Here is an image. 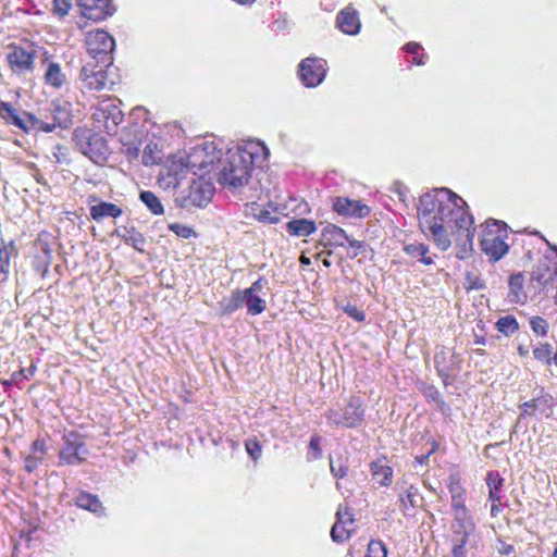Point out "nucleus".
<instances>
[{"instance_id":"1","label":"nucleus","mask_w":557,"mask_h":557,"mask_svg":"<svg viewBox=\"0 0 557 557\" xmlns=\"http://www.w3.org/2000/svg\"><path fill=\"white\" fill-rule=\"evenodd\" d=\"M422 232L443 251L454 238L457 257L468 258L473 250V216L466 201L448 188H434L424 193L417 207Z\"/></svg>"},{"instance_id":"2","label":"nucleus","mask_w":557,"mask_h":557,"mask_svg":"<svg viewBox=\"0 0 557 557\" xmlns=\"http://www.w3.org/2000/svg\"><path fill=\"white\" fill-rule=\"evenodd\" d=\"M268 154L264 144L256 140L228 149L222 161L218 182L232 193H242L249 184L255 165Z\"/></svg>"},{"instance_id":"3","label":"nucleus","mask_w":557,"mask_h":557,"mask_svg":"<svg viewBox=\"0 0 557 557\" xmlns=\"http://www.w3.org/2000/svg\"><path fill=\"white\" fill-rule=\"evenodd\" d=\"M507 237L508 233L504 222L492 220L485 223L480 246L491 261L496 262L508 252Z\"/></svg>"},{"instance_id":"4","label":"nucleus","mask_w":557,"mask_h":557,"mask_svg":"<svg viewBox=\"0 0 557 557\" xmlns=\"http://www.w3.org/2000/svg\"><path fill=\"white\" fill-rule=\"evenodd\" d=\"M213 194V184L205 178L202 174H199V176L191 180L189 187L181 193L176 201L182 208H202L211 201Z\"/></svg>"},{"instance_id":"5","label":"nucleus","mask_w":557,"mask_h":557,"mask_svg":"<svg viewBox=\"0 0 557 557\" xmlns=\"http://www.w3.org/2000/svg\"><path fill=\"white\" fill-rule=\"evenodd\" d=\"M91 117L94 127L98 132L114 135L117 132V126L123 120V113L114 100L107 99L98 103Z\"/></svg>"},{"instance_id":"6","label":"nucleus","mask_w":557,"mask_h":557,"mask_svg":"<svg viewBox=\"0 0 557 557\" xmlns=\"http://www.w3.org/2000/svg\"><path fill=\"white\" fill-rule=\"evenodd\" d=\"M86 48L94 62L112 64L114 38L103 29L89 32L86 36Z\"/></svg>"},{"instance_id":"7","label":"nucleus","mask_w":557,"mask_h":557,"mask_svg":"<svg viewBox=\"0 0 557 557\" xmlns=\"http://www.w3.org/2000/svg\"><path fill=\"white\" fill-rule=\"evenodd\" d=\"M188 173L187 152L180 151L166 159L159 174V183L163 188H175Z\"/></svg>"},{"instance_id":"8","label":"nucleus","mask_w":557,"mask_h":557,"mask_svg":"<svg viewBox=\"0 0 557 557\" xmlns=\"http://www.w3.org/2000/svg\"><path fill=\"white\" fill-rule=\"evenodd\" d=\"M63 444L59 451V463L66 466H78L87 460L89 449L78 433L64 434Z\"/></svg>"},{"instance_id":"9","label":"nucleus","mask_w":557,"mask_h":557,"mask_svg":"<svg viewBox=\"0 0 557 557\" xmlns=\"http://www.w3.org/2000/svg\"><path fill=\"white\" fill-rule=\"evenodd\" d=\"M221 151L216 150L213 143H202L195 146L190 152L187 153V162L190 168V173L195 176L209 172V169L220 160Z\"/></svg>"},{"instance_id":"10","label":"nucleus","mask_w":557,"mask_h":557,"mask_svg":"<svg viewBox=\"0 0 557 557\" xmlns=\"http://www.w3.org/2000/svg\"><path fill=\"white\" fill-rule=\"evenodd\" d=\"M7 62L11 71L18 75L33 72L37 48L34 45L26 47L10 45L8 47Z\"/></svg>"},{"instance_id":"11","label":"nucleus","mask_w":557,"mask_h":557,"mask_svg":"<svg viewBox=\"0 0 557 557\" xmlns=\"http://www.w3.org/2000/svg\"><path fill=\"white\" fill-rule=\"evenodd\" d=\"M363 410L359 397H350L344 409H331L326 413L330 424L336 426L354 428L362 421Z\"/></svg>"},{"instance_id":"12","label":"nucleus","mask_w":557,"mask_h":557,"mask_svg":"<svg viewBox=\"0 0 557 557\" xmlns=\"http://www.w3.org/2000/svg\"><path fill=\"white\" fill-rule=\"evenodd\" d=\"M110 64L94 61L87 62L81 70L79 81L82 88L87 91H99L106 88L108 82L107 71Z\"/></svg>"},{"instance_id":"13","label":"nucleus","mask_w":557,"mask_h":557,"mask_svg":"<svg viewBox=\"0 0 557 557\" xmlns=\"http://www.w3.org/2000/svg\"><path fill=\"white\" fill-rule=\"evenodd\" d=\"M76 144L81 152L92 161L98 162L104 158L108 151L107 144L102 137L89 131L75 132Z\"/></svg>"},{"instance_id":"14","label":"nucleus","mask_w":557,"mask_h":557,"mask_svg":"<svg viewBox=\"0 0 557 557\" xmlns=\"http://www.w3.org/2000/svg\"><path fill=\"white\" fill-rule=\"evenodd\" d=\"M326 61L321 58H306L299 64V77L306 87L319 86L326 75Z\"/></svg>"},{"instance_id":"15","label":"nucleus","mask_w":557,"mask_h":557,"mask_svg":"<svg viewBox=\"0 0 557 557\" xmlns=\"http://www.w3.org/2000/svg\"><path fill=\"white\" fill-rule=\"evenodd\" d=\"M265 284L267 281L263 277H259L251 284L250 287L240 290L243 306L247 308L248 314L258 315L265 310L267 302L259 295L264 288Z\"/></svg>"},{"instance_id":"16","label":"nucleus","mask_w":557,"mask_h":557,"mask_svg":"<svg viewBox=\"0 0 557 557\" xmlns=\"http://www.w3.org/2000/svg\"><path fill=\"white\" fill-rule=\"evenodd\" d=\"M354 515L347 505H339L336 511V521L331 530V537L336 543L348 540L354 531Z\"/></svg>"},{"instance_id":"17","label":"nucleus","mask_w":557,"mask_h":557,"mask_svg":"<svg viewBox=\"0 0 557 557\" xmlns=\"http://www.w3.org/2000/svg\"><path fill=\"white\" fill-rule=\"evenodd\" d=\"M77 5L82 15L92 21H102L115 12L111 0H78Z\"/></svg>"},{"instance_id":"18","label":"nucleus","mask_w":557,"mask_h":557,"mask_svg":"<svg viewBox=\"0 0 557 557\" xmlns=\"http://www.w3.org/2000/svg\"><path fill=\"white\" fill-rule=\"evenodd\" d=\"M52 122H48V126L53 132L57 127L67 128L72 124V104L65 100H55L51 103Z\"/></svg>"},{"instance_id":"19","label":"nucleus","mask_w":557,"mask_h":557,"mask_svg":"<svg viewBox=\"0 0 557 557\" xmlns=\"http://www.w3.org/2000/svg\"><path fill=\"white\" fill-rule=\"evenodd\" d=\"M336 27L346 35L359 34L361 23L357 10L351 7L341 10L336 16Z\"/></svg>"},{"instance_id":"20","label":"nucleus","mask_w":557,"mask_h":557,"mask_svg":"<svg viewBox=\"0 0 557 557\" xmlns=\"http://www.w3.org/2000/svg\"><path fill=\"white\" fill-rule=\"evenodd\" d=\"M9 124H12V125L21 128L25 133L40 132V131L46 132V133H51V127L48 126V123L45 120L39 119V117L35 116L34 114H30L27 112H23V113L17 112V114H15V116H13L12 121Z\"/></svg>"},{"instance_id":"21","label":"nucleus","mask_w":557,"mask_h":557,"mask_svg":"<svg viewBox=\"0 0 557 557\" xmlns=\"http://www.w3.org/2000/svg\"><path fill=\"white\" fill-rule=\"evenodd\" d=\"M333 209L338 214L354 218H363L370 212L369 207L361 203L359 200H352L345 197L335 198Z\"/></svg>"},{"instance_id":"22","label":"nucleus","mask_w":557,"mask_h":557,"mask_svg":"<svg viewBox=\"0 0 557 557\" xmlns=\"http://www.w3.org/2000/svg\"><path fill=\"white\" fill-rule=\"evenodd\" d=\"M322 242L325 246H345L359 247V242L350 239L345 231L334 224H327L322 230Z\"/></svg>"},{"instance_id":"23","label":"nucleus","mask_w":557,"mask_h":557,"mask_svg":"<svg viewBox=\"0 0 557 557\" xmlns=\"http://www.w3.org/2000/svg\"><path fill=\"white\" fill-rule=\"evenodd\" d=\"M44 64L45 84L54 89H61L67 82L66 74L62 71L61 65L54 61L49 60L48 58L45 59Z\"/></svg>"},{"instance_id":"24","label":"nucleus","mask_w":557,"mask_h":557,"mask_svg":"<svg viewBox=\"0 0 557 557\" xmlns=\"http://www.w3.org/2000/svg\"><path fill=\"white\" fill-rule=\"evenodd\" d=\"M557 275V262L544 258L540 260L536 269L532 273V278L542 285H546L555 280Z\"/></svg>"},{"instance_id":"25","label":"nucleus","mask_w":557,"mask_h":557,"mask_svg":"<svg viewBox=\"0 0 557 557\" xmlns=\"http://www.w3.org/2000/svg\"><path fill=\"white\" fill-rule=\"evenodd\" d=\"M46 451L47 447L45 441L41 438L35 440L32 444V454L24 459L25 470L29 473L34 472L42 462Z\"/></svg>"},{"instance_id":"26","label":"nucleus","mask_w":557,"mask_h":557,"mask_svg":"<svg viewBox=\"0 0 557 557\" xmlns=\"http://www.w3.org/2000/svg\"><path fill=\"white\" fill-rule=\"evenodd\" d=\"M121 214L122 209L112 202L101 201L90 208V216L95 221H101L104 218H117Z\"/></svg>"},{"instance_id":"27","label":"nucleus","mask_w":557,"mask_h":557,"mask_svg":"<svg viewBox=\"0 0 557 557\" xmlns=\"http://www.w3.org/2000/svg\"><path fill=\"white\" fill-rule=\"evenodd\" d=\"M286 228L290 235L305 237L309 236L315 231V224L313 221L307 219H298L289 221L286 224Z\"/></svg>"},{"instance_id":"28","label":"nucleus","mask_w":557,"mask_h":557,"mask_svg":"<svg viewBox=\"0 0 557 557\" xmlns=\"http://www.w3.org/2000/svg\"><path fill=\"white\" fill-rule=\"evenodd\" d=\"M75 503L79 508L89 510L91 512L98 515H101L103 512L102 504L96 495L86 492H81L76 496Z\"/></svg>"},{"instance_id":"29","label":"nucleus","mask_w":557,"mask_h":557,"mask_svg":"<svg viewBox=\"0 0 557 557\" xmlns=\"http://www.w3.org/2000/svg\"><path fill=\"white\" fill-rule=\"evenodd\" d=\"M240 307H243L240 289L234 290L230 296L222 298L219 302V308L222 315L232 314Z\"/></svg>"},{"instance_id":"30","label":"nucleus","mask_w":557,"mask_h":557,"mask_svg":"<svg viewBox=\"0 0 557 557\" xmlns=\"http://www.w3.org/2000/svg\"><path fill=\"white\" fill-rule=\"evenodd\" d=\"M119 235L126 245L134 247L138 251H144L146 239L135 227H125L123 233H119Z\"/></svg>"},{"instance_id":"31","label":"nucleus","mask_w":557,"mask_h":557,"mask_svg":"<svg viewBox=\"0 0 557 557\" xmlns=\"http://www.w3.org/2000/svg\"><path fill=\"white\" fill-rule=\"evenodd\" d=\"M405 251L412 258L418 259L420 262L430 265L433 263V258L429 255V247L421 243L408 244L405 246Z\"/></svg>"},{"instance_id":"32","label":"nucleus","mask_w":557,"mask_h":557,"mask_svg":"<svg viewBox=\"0 0 557 557\" xmlns=\"http://www.w3.org/2000/svg\"><path fill=\"white\" fill-rule=\"evenodd\" d=\"M523 275L521 273H517L510 276L509 278V298L513 302H522L525 299V294L523 292Z\"/></svg>"},{"instance_id":"33","label":"nucleus","mask_w":557,"mask_h":557,"mask_svg":"<svg viewBox=\"0 0 557 557\" xmlns=\"http://www.w3.org/2000/svg\"><path fill=\"white\" fill-rule=\"evenodd\" d=\"M163 158V150L158 143H148L143 151V163L145 165L158 164Z\"/></svg>"},{"instance_id":"34","label":"nucleus","mask_w":557,"mask_h":557,"mask_svg":"<svg viewBox=\"0 0 557 557\" xmlns=\"http://www.w3.org/2000/svg\"><path fill=\"white\" fill-rule=\"evenodd\" d=\"M455 544L453 547V557H466V544L468 542L469 537V531L467 530V527L463 523L459 524V530L455 532Z\"/></svg>"},{"instance_id":"35","label":"nucleus","mask_w":557,"mask_h":557,"mask_svg":"<svg viewBox=\"0 0 557 557\" xmlns=\"http://www.w3.org/2000/svg\"><path fill=\"white\" fill-rule=\"evenodd\" d=\"M140 200L147 206V208L153 213V214H162L164 212L163 206L159 198L149 190L141 191L140 193Z\"/></svg>"},{"instance_id":"36","label":"nucleus","mask_w":557,"mask_h":557,"mask_svg":"<svg viewBox=\"0 0 557 557\" xmlns=\"http://www.w3.org/2000/svg\"><path fill=\"white\" fill-rule=\"evenodd\" d=\"M36 370V367L32 364L28 369H20L18 371H15L12 373L10 380H0V384H2L5 388H9L13 385L18 384L24 379H28L29 376L34 375Z\"/></svg>"},{"instance_id":"37","label":"nucleus","mask_w":557,"mask_h":557,"mask_svg":"<svg viewBox=\"0 0 557 557\" xmlns=\"http://www.w3.org/2000/svg\"><path fill=\"white\" fill-rule=\"evenodd\" d=\"M496 326L505 335H511L519 329L517 320L511 315L502 317L497 321Z\"/></svg>"},{"instance_id":"38","label":"nucleus","mask_w":557,"mask_h":557,"mask_svg":"<svg viewBox=\"0 0 557 557\" xmlns=\"http://www.w3.org/2000/svg\"><path fill=\"white\" fill-rule=\"evenodd\" d=\"M534 358L539 361L550 363L553 355V346L550 344H541L533 350Z\"/></svg>"},{"instance_id":"39","label":"nucleus","mask_w":557,"mask_h":557,"mask_svg":"<svg viewBox=\"0 0 557 557\" xmlns=\"http://www.w3.org/2000/svg\"><path fill=\"white\" fill-rule=\"evenodd\" d=\"M389 191L397 197L404 207H407L409 190L403 183L394 182L389 187Z\"/></svg>"},{"instance_id":"40","label":"nucleus","mask_w":557,"mask_h":557,"mask_svg":"<svg viewBox=\"0 0 557 557\" xmlns=\"http://www.w3.org/2000/svg\"><path fill=\"white\" fill-rule=\"evenodd\" d=\"M72 8L71 0H52L51 11L60 18L66 16Z\"/></svg>"},{"instance_id":"41","label":"nucleus","mask_w":557,"mask_h":557,"mask_svg":"<svg viewBox=\"0 0 557 557\" xmlns=\"http://www.w3.org/2000/svg\"><path fill=\"white\" fill-rule=\"evenodd\" d=\"M530 326L537 336H545L548 332V322L542 317L531 318Z\"/></svg>"},{"instance_id":"42","label":"nucleus","mask_w":557,"mask_h":557,"mask_svg":"<svg viewBox=\"0 0 557 557\" xmlns=\"http://www.w3.org/2000/svg\"><path fill=\"white\" fill-rule=\"evenodd\" d=\"M245 448L249 457L257 461L261 457L262 448L256 438H249L245 442Z\"/></svg>"},{"instance_id":"43","label":"nucleus","mask_w":557,"mask_h":557,"mask_svg":"<svg viewBox=\"0 0 557 557\" xmlns=\"http://www.w3.org/2000/svg\"><path fill=\"white\" fill-rule=\"evenodd\" d=\"M169 228L181 238L188 239L193 236H196L195 231L187 225L173 223L170 224Z\"/></svg>"},{"instance_id":"44","label":"nucleus","mask_w":557,"mask_h":557,"mask_svg":"<svg viewBox=\"0 0 557 557\" xmlns=\"http://www.w3.org/2000/svg\"><path fill=\"white\" fill-rule=\"evenodd\" d=\"M421 46L418 42H409L405 46L406 52L413 55L412 62L417 65H423L425 63V55H418Z\"/></svg>"},{"instance_id":"45","label":"nucleus","mask_w":557,"mask_h":557,"mask_svg":"<svg viewBox=\"0 0 557 557\" xmlns=\"http://www.w3.org/2000/svg\"><path fill=\"white\" fill-rule=\"evenodd\" d=\"M321 456H322V450L320 448V437L318 435H313L309 442L308 458L310 460H315V459L321 458Z\"/></svg>"},{"instance_id":"46","label":"nucleus","mask_w":557,"mask_h":557,"mask_svg":"<svg viewBox=\"0 0 557 557\" xmlns=\"http://www.w3.org/2000/svg\"><path fill=\"white\" fill-rule=\"evenodd\" d=\"M451 507L455 510L456 518L462 519L467 515V509L465 506V497H451Z\"/></svg>"},{"instance_id":"47","label":"nucleus","mask_w":557,"mask_h":557,"mask_svg":"<svg viewBox=\"0 0 557 557\" xmlns=\"http://www.w3.org/2000/svg\"><path fill=\"white\" fill-rule=\"evenodd\" d=\"M17 114V110L13 108V106L9 102L0 101V116L7 123H10Z\"/></svg>"},{"instance_id":"48","label":"nucleus","mask_w":557,"mask_h":557,"mask_svg":"<svg viewBox=\"0 0 557 557\" xmlns=\"http://www.w3.org/2000/svg\"><path fill=\"white\" fill-rule=\"evenodd\" d=\"M448 488L451 497H460L465 496V490L460 484V481L457 476L449 478Z\"/></svg>"},{"instance_id":"49","label":"nucleus","mask_w":557,"mask_h":557,"mask_svg":"<svg viewBox=\"0 0 557 557\" xmlns=\"http://www.w3.org/2000/svg\"><path fill=\"white\" fill-rule=\"evenodd\" d=\"M503 478L499 475L498 472L491 471L486 475V484L490 488H502L503 486Z\"/></svg>"},{"instance_id":"50","label":"nucleus","mask_w":557,"mask_h":557,"mask_svg":"<svg viewBox=\"0 0 557 557\" xmlns=\"http://www.w3.org/2000/svg\"><path fill=\"white\" fill-rule=\"evenodd\" d=\"M371 470L373 480L375 483L380 486L383 485V465L381 463V460H375L371 463Z\"/></svg>"},{"instance_id":"51","label":"nucleus","mask_w":557,"mask_h":557,"mask_svg":"<svg viewBox=\"0 0 557 557\" xmlns=\"http://www.w3.org/2000/svg\"><path fill=\"white\" fill-rule=\"evenodd\" d=\"M367 557H383V543L371 541L368 545Z\"/></svg>"},{"instance_id":"52","label":"nucleus","mask_w":557,"mask_h":557,"mask_svg":"<svg viewBox=\"0 0 557 557\" xmlns=\"http://www.w3.org/2000/svg\"><path fill=\"white\" fill-rule=\"evenodd\" d=\"M330 468L332 474L337 479H342L347 474V467L343 462L336 465L332 458L330 459Z\"/></svg>"},{"instance_id":"53","label":"nucleus","mask_w":557,"mask_h":557,"mask_svg":"<svg viewBox=\"0 0 557 557\" xmlns=\"http://www.w3.org/2000/svg\"><path fill=\"white\" fill-rule=\"evenodd\" d=\"M345 313L354 320L360 322L364 320V313L360 311L356 306L347 305L344 307Z\"/></svg>"},{"instance_id":"54","label":"nucleus","mask_w":557,"mask_h":557,"mask_svg":"<svg viewBox=\"0 0 557 557\" xmlns=\"http://www.w3.org/2000/svg\"><path fill=\"white\" fill-rule=\"evenodd\" d=\"M467 283L469 284L468 288L470 289H481L484 286L478 276H472L471 274L467 275Z\"/></svg>"},{"instance_id":"55","label":"nucleus","mask_w":557,"mask_h":557,"mask_svg":"<svg viewBox=\"0 0 557 557\" xmlns=\"http://www.w3.org/2000/svg\"><path fill=\"white\" fill-rule=\"evenodd\" d=\"M539 399H532L530 401H525L522 405L523 414H530L537 408Z\"/></svg>"},{"instance_id":"56","label":"nucleus","mask_w":557,"mask_h":557,"mask_svg":"<svg viewBox=\"0 0 557 557\" xmlns=\"http://www.w3.org/2000/svg\"><path fill=\"white\" fill-rule=\"evenodd\" d=\"M412 486H410V488L407 491V495H406V498L400 496V500L401 503L406 506V500H408L410 503L411 506L414 505V502H416V497H417V492H412Z\"/></svg>"},{"instance_id":"57","label":"nucleus","mask_w":557,"mask_h":557,"mask_svg":"<svg viewBox=\"0 0 557 557\" xmlns=\"http://www.w3.org/2000/svg\"><path fill=\"white\" fill-rule=\"evenodd\" d=\"M488 498L493 503L499 502L500 500V488H495V490L490 488Z\"/></svg>"},{"instance_id":"58","label":"nucleus","mask_w":557,"mask_h":557,"mask_svg":"<svg viewBox=\"0 0 557 557\" xmlns=\"http://www.w3.org/2000/svg\"><path fill=\"white\" fill-rule=\"evenodd\" d=\"M233 1L236 2L237 4L244 5V7H250L256 2V0H233Z\"/></svg>"},{"instance_id":"59","label":"nucleus","mask_w":557,"mask_h":557,"mask_svg":"<svg viewBox=\"0 0 557 557\" xmlns=\"http://www.w3.org/2000/svg\"><path fill=\"white\" fill-rule=\"evenodd\" d=\"M438 359H440V356L437 355L435 357V364H436V368H437L440 374L443 376L444 375V371L440 368V360Z\"/></svg>"},{"instance_id":"60","label":"nucleus","mask_w":557,"mask_h":557,"mask_svg":"<svg viewBox=\"0 0 557 557\" xmlns=\"http://www.w3.org/2000/svg\"><path fill=\"white\" fill-rule=\"evenodd\" d=\"M392 475V469L389 467H385V482L387 481L388 476Z\"/></svg>"},{"instance_id":"61","label":"nucleus","mask_w":557,"mask_h":557,"mask_svg":"<svg viewBox=\"0 0 557 557\" xmlns=\"http://www.w3.org/2000/svg\"><path fill=\"white\" fill-rule=\"evenodd\" d=\"M497 510H498V506L496 505V503H493L492 508H491L492 515H495Z\"/></svg>"},{"instance_id":"62","label":"nucleus","mask_w":557,"mask_h":557,"mask_svg":"<svg viewBox=\"0 0 557 557\" xmlns=\"http://www.w3.org/2000/svg\"><path fill=\"white\" fill-rule=\"evenodd\" d=\"M285 23H286L285 21H283V22L275 21L274 24L276 25V28L281 29V28H283V24H285Z\"/></svg>"},{"instance_id":"63","label":"nucleus","mask_w":557,"mask_h":557,"mask_svg":"<svg viewBox=\"0 0 557 557\" xmlns=\"http://www.w3.org/2000/svg\"><path fill=\"white\" fill-rule=\"evenodd\" d=\"M429 456H421L420 458H417L420 463L424 462V460L428 459Z\"/></svg>"},{"instance_id":"64","label":"nucleus","mask_w":557,"mask_h":557,"mask_svg":"<svg viewBox=\"0 0 557 557\" xmlns=\"http://www.w3.org/2000/svg\"><path fill=\"white\" fill-rule=\"evenodd\" d=\"M552 557H557V547L555 548Z\"/></svg>"}]
</instances>
